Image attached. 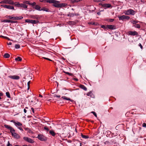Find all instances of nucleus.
<instances>
[{"instance_id": "obj_1", "label": "nucleus", "mask_w": 146, "mask_h": 146, "mask_svg": "<svg viewBox=\"0 0 146 146\" xmlns=\"http://www.w3.org/2000/svg\"><path fill=\"white\" fill-rule=\"evenodd\" d=\"M4 126L5 128L10 130L12 136L17 139H19L20 138V136L18 134L15 132V131L12 127L6 124L4 125Z\"/></svg>"}, {"instance_id": "obj_2", "label": "nucleus", "mask_w": 146, "mask_h": 146, "mask_svg": "<svg viewBox=\"0 0 146 146\" xmlns=\"http://www.w3.org/2000/svg\"><path fill=\"white\" fill-rule=\"evenodd\" d=\"M60 1L54 0L52 6L57 8L62 7H64L66 6L67 4L65 3H59Z\"/></svg>"}, {"instance_id": "obj_3", "label": "nucleus", "mask_w": 146, "mask_h": 146, "mask_svg": "<svg viewBox=\"0 0 146 146\" xmlns=\"http://www.w3.org/2000/svg\"><path fill=\"white\" fill-rule=\"evenodd\" d=\"M29 101L31 104H36L37 103V100H36L35 97H31L29 99Z\"/></svg>"}, {"instance_id": "obj_4", "label": "nucleus", "mask_w": 146, "mask_h": 146, "mask_svg": "<svg viewBox=\"0 0 146 146\" xmlns=\"http://www.w3.org/2000/svg\"><path fill=\"white\" fill-rule=\"evenodd\" d=\"M135 13V11L131 9H129L127 11H125V14L126 15H134Z\"/></svg>"}, {"instance_id": "obj_5", "label": "nucleus", "mask_w": 146, "mask_h": 146, "mask_svg": "<svg viewBox=\"0 0 146 146\" xmlns=\"http://www.w3.org/2000/svg\"><path fill=\"white\" fill-rule=\"evenodd\" d=\"M37 137L41 141H46L47 140V138L46 137L40 134H38Z\"/></svg>"}, {"instance_id": "obj_6", "label": "nucleus", "mask_w": 146, "mask_h": 146, "mask_svg": "<svg viewBox=\"0 0 146 146\" xmlns=\"http://www.w3.org/2000/svg\"><path fill=\"white\" fill-rule=\"evenodd\" d=\"M1 4H9L11 5H13L14 2L11 0H5L1 1L0 2Z\"/></svg>"}, {"instance_id": "obj_7", "label": "nucleus", "mask_w": 146, "mask_h": 146, "mask_svg": "<svg viewBox=\"0 0 146 146\" xmlns=\"http://www.w3.org/2000/svg\"><path fill=\"white\" fill-rule=\"evenodd\" d=\"M99 5H101L102 7L104 8L105 9L110 7L111 8L112 7L111 5L109 3L102 4V3H99Z\"/></svg>"}, {"instance_id": "obj_8", "label": "nucleus", "mask_w": 146, "mask_h": 146, "mask_svg": "<svg viewBox=\"0 0 146 146\" xmlns=\"http://www.w3.org/2000/svg\"><path fill=\"white\" fill-rule=\"evenodd\" d=\"M89 25H94V26H98V27H106L104 25H100L96 22H91L88 23Z\"/></svg>"}, {"instance_id": "obj_9", "label": "nucleus", "mask_w": 146, "mask_h": 146, "mask_svg": "<svg viewBox=\"0 0 146 146\" xmlns=\"http://www.w3.org/2000/svg\"><path fill=\"white\" fill-rule=\"evenodd\" d=\"M23 139L25 141L29 143H33L34 142V141L33 140L31 139V138L27 137H23Z\"/></svg>"}, {"instance_id": "obj_10", "label": "nucleus", "mask_w": 146, "mask_h": 146, "mask_svg": "<svg viewBox=\"0 0 146 146\" xmlns=\"http://www.w3.org/2000/svg\"><path fill=\"white\" fill-rule=\"evenodd\" d=\"M119 20H128L130 19V17L128 16L125 15H123L118 17Z\"/></svg>"}, {"instance_id": "obj_11", "label": "nucleus", "mask_w": 146, "mask_h": 146, "mask_svg": "<svg viewBox=\"0 0 146 146\" xmlns=\"http://www.w3.org/2000/svg\"><path fill=\"white\" fill-rule=\"evenodd\" d=\"M138 22L135 21H133L131 22V23L133 24V26L135 27H140V25L138 24Z\"/></svg>"}, {"instance_id": "obj_12", "label": "nucleus", "mask_w": 146, "mask_h": 146, "mask_svg": "<svg viewBox=\"0 0 146 146\" xmlns=\"http://www.w3.org/2000/svg\"><path fill=\"white\" fill-rule=\"evenodd\" d=\"M8 77L10 78L15 80H18L19 79L20 77L16 75H11L8 76Z\"/></svg>"}, {"instance_id": "obj_13", "label": "nucleus", "mask_w": 146, "mask_h": 146, "mask_svg": "<svg viewBox=\"0 0 146 146\" xmlns=\"http://www.w3.org/2000/svg\"><path fill=\"white\" fill-rule=\"evenodd\" d=\"M10 121L11 122H13V123H14V124H15V125L17 126H21L22 125V124L21 123L18 122V121H17V122H16L15 121V120H11Z\"/></svg>"}, {"instance_id": "obj_14", "label": "nucleus", "mask_w": 146, "mask_h": 146, "mask_svg": "<svg viewBox=\"0 0 146 146\" xmlns=\"http://www.w3.org/2000/svg\"><path fill=\"white\" fill-rule=\"evenodd\" d=\"M128 34L129 35L133 36L137 35H138V33L135 31H129L128 32Z\"/></svg>"}, {"instance_id": "obj_15", "label": "nucleus", "mask_w": 146, "mask_h": 146, "mask_svg": "<svg viewBox=\"0 0 146 146\" xmlns=\"http://www.w3.org/2000/svg\"><path fill=\"white\" fill-rule=\"evenodd\" d=\"M26 22L30 23L32 24H36V21L35 20H30V19H26L25 20Z\"/></svg>"}, {"instance_id": "obj_16", "label": "nucleus", "mask_w": 146, "mask_h": 146, "mask_svg": "<svg viewBox=\"0 0 146 146\" xmlns=\"http://www.w3.org/2000/svg\"><path fill=\"white\" fill-rule=\"evenodd\" d=\"M12 19L13 20H21L23 18V17L22 16L19 17H12Z\"/></svg>"}, {"instance_id": "obj_17", "label": "nucleus", "mask_w": 146, "mask_h": 146, "mask_svg": "<svg viewBox=\"0 0 146 146\" xmlns=\"http://www.w3.org/2000/svg\"><path fill=\"white\" fill-rule=\"evenodd\" d=\"M49 133L53 137L56 134V133L53 130H50L49 131Z\"/></svg>"}, {"instance_id": "obj_18", "label": "nucleus", "mask_w": 146, "mask_h": 146, "mask_svg": "<svg viewBox=\"0 0 146 146\" xmlns=\"http://www.w3.org/2000/svg\"><path fill=\"white\" fill-rule=\"evenodd\" d=\"M80 87L81 88L83 89L85 91H86L87 90V88H86L84 85L82 84H81L80 85Z\"/></svg>"}, {"instance_id": "obj_19", "label": "nucleus", "mask_w": 146, "mask_h": 146, "mask_svg": "<svg viewBox=\"0 0 146 146\" xmlns=\"http://www.w3.org/2000/svg\"><path fill=\"white\" fill-rule=\"evenodd\" d=\"M33 8L36 9L38 11H40V7L38 5H36L35 7H33Z\"/></svg>"}, {"instance_id": "obj_20", "label": "nucleus", "mask_w": 146, "mask_h": 146, "mask_svg": "<svg viewBox=\"0 0 146 146\" xmlns=\"http://www.w3.org/2000/svg\"><path fill=\"white\" fill-rule=\"evenodd\" d=\"M1 6L8 9H9L10 7L9 5H1Z\"/></svg>"}, {"instance_id": "obj_21", "label": "nucleus", "mask_w": 146, "mask_h": 146, "mask_svg": "<svg viewBox=\"0 0 146 146\" xmlns=\"http://www.w3.org/2000/svg\"><path fill=\"white\" fill-rule=\"evenodd\" d=\"M3 56L5 58H9L10 55L9 54L6 53L3 55Z\"/></svg>"}, {"instance_id": "obj_22", "label": "nucleus", "mask_w": 146, "mask_h": 146, "mask_svg": "<svg viewBox=\"0 0 146 146\" xmlns=\"http://www.w3.org/2000/svg\"><path fill=\"white\" fill-rule=\"evenodd\" d=\"M27 5L23 3H21L20 4V7H23L24 8H27Z\"/></svg>"}, {"instance_id": "obj_23", "label": "nucleus", "mask_w": 146, "mask_h": 146, "mask_svg": "<svg viewBox=\"0 0 146 146\" xmlns=\"http://www.w3.org/2000/svg\"><path fill=\"white\" fill-rule=\"evenodd\" d=\"M62 98H63V99L65 100H70L71 101H72V100H71L70 99V98H68L67 97H66V96H62Z\"/></svg>"}, {"instance_id": "obj_24", "label": "nucleus", "mask_w": 146, "mask_h": 146, "mask_svg": "<svg viewBox=\"0 0 146 146\" xmlns=\"http://www.w3.org/2000/svg\"><path fill=\"white\" fill-rule=\"evenodd\" d=\"M40 11H43L48 12L50 11V10L49 9H47L45 7L43 8L42 9H41Z\"/></svg>"}, {"instance_id": "obj_25", "label": "nucleus", "mask_w": 146, "mask_h": 146, "mask_svg": "<svg viewBox=\"0 0 146 146\" xmlns=\"http://www.w3.org/2000/svg\"><path fill=\"white\" fill-rule=\"evenodd\" d=\"M15 60L16 61H21L22 60V58L18 56L17 58H15Z\"/></svg>"}, {"instance_id": "obj_26", "label": "nucleus", "mask_w": 146, "mask_h": 146, "mask_svg": "<svg viewBox=\"0 0 146 146\" xmlns=\"http://www.w3.org/2000/svg\"><path fill=\"white\" fill-rule=\"evenodd\" d=\"M25 129L26 131H27L28 133H32V131L28 127L25 128Z\"/></svg>"}, {"instance_id": "obj_27", "label": "nucleus", "mask_w": 146, "mask_h": 146, "mask_svg": "<svg viewBox=\"0 0 146 146\" xmlns=\"http://www.w3.org/2000/svg\"><path fill=\"white\" fill-rule=\"evenodd\" d=\"M81 137L83 138L86 139L87 138H89V136L88 135H84L83 134H82V133H81Z\"/></svg>"}, {"instance_id": "obj_28", "label": "nucleus", "mask_w": 146, "mask_h": 146, "mask_svg": "<svg viewBox=\"0 0 146 146\" xmlns=\"http://www.w3.org/2000/svg\"><path fill=\"white\" fill-rule=\"evenodd\" d=\"M43 54H41V57H42V58H44V59H45L47 60H49L50 61H52V60H51V59H50L49 58H46V57H43Z\"/></svg>"}, {"instance_id": "obj_29", "label": "nucleus", "mask_w": 146, "mask_h": 146, "mask_svg": "<svg viewBox=\"0 0 146 146\" xmlns=\"http://www.w3.org/2000/svg\"><path fill=\"white\" fill-rule=\"evenodd\" d=\"M92 93L91 91H90L89 92H88L86 94V95H87V96H90V97H92Z\"/></svg>"}, {"instance_id": "obj_30", "label": "nucleus", "mask_w": 146, "mask_h": 146, "mask_svg": "<svg viewBox=\"0 0 146 146\" xmlns=\"http://www.w3.org/2000/svg\"><path fill=\"white\" fill-rule=\"evenodd\" d=\"M12 21H12L8 19H5L3 21V22H4L10 23Z\"/></svg>"}, {"instance_id": "obj_31", "label": "nucleus", "mask_w": 146, "mask_h": 146, "mask_svg": "<svg viewBox=\"0 0 146 146\" xmlns=\"http://www.w3.org/2000/svg\"><path fill=\"white\" fill-rule=\"evenodd\" d=\"M6 96L9 98H11L10 95L9 93V92H7L6 93Z\"/></svg>"}, {"instance_id": "obj_32", "label": "nucleus", "mask_w": 146, "mask_h": 146, "mask_svg": "<svg viewBox=\"0 0 146 146\" xmlns=\"http://www.w3.org/2000/svg\"><path fill=\"white\" fill-rule=\"evenodd\" d=\"M54 0H46V2L50 3H53Z\"/></svg>"}, {"instance_id": "obj_33", "label": "nucleus", "mask_w": 146, "mask_h": 146, "mask_svg": "<svg viewBox=\"0 0 146 146\" xmlns=\"http://www.w3.org/2000/svg\"><path fill=\"white\" fill-rule=\"evenodd\" d=\"M20 4L19 3H17L16 4L14 3V4L13 5H15L17 7H20Z\"/></svg>"}, {"instance_id": "obj_34", "label": "nucleus", "mask_w": 146, "mask_h": 146, "mask_svg": "<svg viewBox=\"0 0 146 146\" xmlns=\"http://www.w3.org/2000/svg\"><path fill=\"white\" fill-rule=\"evenodd\" d=\"M15 48L16 49H18L20 48V46L19 44H15Z\"/></svg>"}, {"instance_id": "obj_35", "label": "nucleus", "mask_w": 146, "mask_h": 146, "mask_svg": "<svg viewBox=\"0 0 146 146\" xmlns=\"http://www.w3.org/2000/svg\"><path fill=\"white\" fill-rule=\"evenodd\" d=\"M63 72L69 76H72V74L71 73H70L68 72H65L64 71H63Z\"/></svg>"}, {"instance_id": "obj_36", "label": "nucleus", "mask_w": 146, "mask_h": 146, "mask_svg": "<svg viewBox=\"0 0 146 146\" xmlns=\"http://www.w3.org/2000/svg\"><path fill=\"white\" fill-rule=\"evenodd\" d=\"M82 0H73L72 1V3H77Z\"/></svg>"}, {"instance_id": "obj_37", "label": "nucleus", "mask_w": 146, "mask_h": 146, "mask_svg": "<svg viewBox=\"0 0 146 146\" xmlns=\"http://www.w3.org/2000/svg\"><path fill=\"white\" fill-rule=\"evenodd\" d=\"M104 29V30H108V29H114L115 28H103Z\"/></svg>"}, {"instance_id": "obj_38", "label": "nucleus", "mask_w": 146, "mask_h": 146, "mask_svg": "<svg viewBox=\"0 0 146 146\" xmlns=\"http://www.w3.org/2000/svg\"><path fill=\"white\" fill-rule=\"evenodd\" d=\"M106 0H94V1L95 2H102L105 1Z\"/></svg>"}, {"instance_id": "obj_39", "label": "nucleus", "mask_w": 146, "mask_h": 146, "mask_svg": "<svg viewBox=\"0 0 146 146\" xmlns=\"http://www.w3.org/2000/svg\"><path fill=\"white\" fill-rule=\"evenodd\" d=\"M25 3L26 4H28V5H31V3H30V2L29 1H25Z\"/></svg>"}, {"instance_id": "obj_40", "label": "nucleus", "mask_w": 146, "mask_h": 146, "mask_svg": "<svg viewBox=\"0 0 146 146\" xmlns=\"http://www.w3.org/2000/svg\"><path fill=\"white\" fill-rule=\"evenodd\" d=\"M17 22V21H12L11 23L10 24V25L11 26H12V25H13V26H14L13 25V23H16Z\"/></svg>"}, {"instance_id": "obj_41", "label": "nucleus", "mask_w": 146, "mask_h": 146, "mask_svg": "<svg viewBox=\"0 0 146 146\" xmlns=\"http://www.w3.org/2000/svg\"><path fill=\"white\" fill-rule=\"evenodd\" d=\"M44 130H46L47 131H49V129L46 126H45L44 127Z\"/></svg>"}, {"instance_id": "obj_42", "label": "nucleus", "mask_w": 146, "mask_h": 146, "mask_svg": "<svg viewBox=\"0 0 146 146\" xmlns=\"http://www.w3.org/2000/svg\"><path fill=\"white\" fill-rule=\"evenodd\" d=\"M96 117H97V114H96V113L95 112H94V111H92L91 112Z\"/></svg>"}, {"instance_id": "obj_43", "label": "nucleus", "mask_w": 146, "mask_h": 146, "mask_svg": "<svg viewBox=\"0 0 146 146\" xmlns=\"http://www.w3.org/2000/svg\"><path fill=\"white\" fill-rule=\"evenodd\" d=\"M30 81H29L27 83V86H28V89L29 90V88L30 87Z\"/></svg>"}, {"instance_id": "obj_44", "label": "nucleus", "mask_w": 146, "mask_h": 146, "mask_svg": "<svg viewBox=\"0 0 146 146\" xmlns=\"http://www.w3.org/2000/svg\"><path fill=\"white\" fill-rule=\"evenodd\" d=\"M54 97H56L57 98H60V95H54Z\"/></svg>"}, {"instance_id": "obj_45", "label": "nucleus", "mask_w": 146, "mask_h": 146, "mask_svg": "<svg viewBox=\"0 0 146 146\" xmlns=\"http://www.w3.org/2000/svg\"><path fill=\"white\" fill-rule=\"evenodd\" d=\"M107 27H113L112 25H107Z\"/></svg>"}, {"instance_id": "obj_46", "label": "nucleus", "mask_w": 146, "mask_h": 146, "mask_svg": "<svg viewBox=\"0 0 146 146\" xmlns=\"http://www.w3.org/2000/svg\"><path fill=\"white\" fill-rule=\"evenodd\" d=\"M9 9H13L14 10V7L13 6L10 5Z\"/></svg>"}, {"instance_id": "obj_47", "label": "nucleus", "mask_w": 146, "mask_h": 146, "mask_svg": "<svg viewBox=\"0 0 146 146\" xmlns=\"http://www.w3.org/2000/svg\"><path fill=\"white\" fill-rule=\"evenodd\" d=\"M12 145L10 143L9 141L8 142V144L7 146H12Z\"/></svg>"}, {"instance_id": "obj_48", "label": "nucleus", "mask_w": 146, "mask_h": 146, "mask_svg": "<svg viewBox=\"0 0 146 146\" xmlns=\"http://www.w3.org/2000/svg\"><path fill=\"white\" fill-rule=\"evenodd\" d=\"M36 3H35V2H34L33 3H31V5H32V6H34L35 5H36Z\"/></svg>"}, {"instance_id": "obj_49", "label": "nucleus", "mask_w": 146, "mask_h": 146, "mask_svg": "<svg viewBox=\"0 0 146 146\" xmlns=\"http://www.w3.org/2000/svg\"><path fill=\"white\" fill-rule=\"evenodd\" d=\"M142 126L143 127H146V123H144L143 124Z\"/></svg>"}, {"instance_id": "obj_50", "label": "nucleus", "mask_w": 146, "mask_h": 146, "mask_svg": "<svg viewBox=\"0 0 146 146\" xmlns=\"http://www.w3.org/2000/svg\"><path fill=\"white\" fill-rule=\"evenodd\" d=\"M18 129H20V130H21V131H23V129L21 127H18Z\"/></svg>"}, {"instance_id": "obj_51", "label": "nucleus", "mask_w": 146, "mask_h": 146, "mask_svg": "<svg viewBox=\"0 0 146 146\" xmlns=\"http://www.w3.org/2000/svg\"><path fill=\"white\" fill-rule=\"evenodd\" d=\"M114 21V19H109V21L110 22H112Z\"/></svg>"}, {"instance_id": "obj_52", "label": "nucleus", "mask_w": 146, "mask_h": 146, "mask_svg": "<svg viewBox=\"0 0 146 146\" xmlns=\"http://www.w3.org/2000/svg\"><path fill=\"white\" fill-rule=\"evenodd\" d=\"M46 0H40V2H46Z\"/></svg>"}, {"instance_id": "obj_53", "label": "nucleus", "mask_w": 146, "mask_h": 146, "mask_svg": "<svg viewBox=\"0 0 146 146\" xmlns=\"http://www.w3.org/2000/svg\"><path fill=\"white\" fill-rule=\"evenodd\" d=\"M31 109L32 110V111L33 112V113H34V108H31Z\"/></svg>"}, {"instance_id": "obj_54", "label": "nucleus", "mask_w": 146, "mask_h": 146, "mask_svg": "<svg viewBox=\"0 0 146 146\" xmlns=\"http://www.w3.org/2000/svg\"><path fill=\"white\" fill-rule=\"evenodd\" d=\"M1 36L4 38H5V39H7V38H8V37H7V36Z\"/></svg>"}, {"instance_id": "obj_55", "label": "nucleus", "mask_w": 146, "mask_h": 146, "mask_svg": "<svg viewBox=\"0 0 146 146\" xmlns=\"http://www.w3.org/2000/svg\"><path fill=\"white\" fill-rule=\"evenodd\" d=\"M7 44L8 45H11L12 44V43L11 42H9V43H7Z\"/></svg>"}, {"instance_id": "obj_56", "label": "nucleus", "mask_w": 146, "mask_h": 146, "mask_svg": "<svg viewBox=\"0 0 146 146\" xmlns=\"http://www.w3.org/2000/svg\"><path fill=\"white\" fill-rule=\"evenodd\" d=\"M11 17V16H9L8 17V18L10 19H12V17Z\"/></svg>"}, {"instance_id": "obj_57", "label": "nucleus", "mask_w": 146, "mask_h": 146, "mask_svg": "<svg viewBox=\"0 0 146 146\" xmlns=\"http://www.w3.org/2000/svg\"><path fill=\"white\" fill-rule=\"evenodd\" d=\"M139 46H140V47L141 48H142L143 46H142V45H141V44L139 43Z\"/></svg>"}, {"instance_id": "obj_58", "label": "nucleus", "mask_w": 146, "mask_h": 146, "mask_svg": "<svg viewBox=\"0 0 146 146\" xmlns=\"http://www.w3.org/2000/svg\"><path fill=\"white\" fill-rule=\"evenodd\" d=\"M97 14L99 15H100L101 14L100 11L98 12L97 13Z\"/></svg>"}, {"instance_id": "obj_59", "label": "nucleus", "mask_w": 146, "mask_h": 146, "mask_svg": "<svg viewBox=\"0 0 146 146\" xmlns=\"http://www.w3.org/2000/svg\"><path fill=\"white\" fill-rule=\"evenodd\" d=\"M24 111L25 113H26L27 111L25 109L24 110Z\"/></svg>"}, {"instance_id": "obj_60", "label": "nucleus", "mask_w": 146, "mask_h": 146, "mask_svg": "<svg viewBox=\"0 0 146 146\" xmlns=\"http://www.w3.org/2000/svg\"><path fill=\"white\" fill-rule=\"evenodd\" d=\"M3 95V94L2 92H0V96H2Z\"/></svg>"}, {"instance_id": "obj_61", "label": "nucleus", "mask_w": 146, "mask_h": 146, "mask_svg": "<svg viewBox=\"0 0 146 146\" xmlns=\"http://www.w3.org/2000/svg\"><path fill=\"white\" fill-rule=\"evenodd\" d=\"M39 97H42V95H40V94H39Z\"/></svg>"}, {"instance_id": "obj_62", "label": "nucleus", "mask_w": 146, "mask_h": 146, "mask_svg": "<svg viewBox=\"0 0 146 146\" xmlns=\"http://www.w3.org/2000/svg\"><path fill=\"white\" fill-rule=\"evenodd\" d=\"M7 40H11L8 37V38H7Z\"/></svg>"}, {"instance_id": "obj_63", "label": "nucleus", "mask_w": 146, "mask_h": 146, "mask_svg": "<svg viewBox=\"0 0 146 146\" xmlns=\"http://www.w3.org/2000/svg\"><path fill=\"white\" fill-rule=\"evenodd\" d=\"M62 58L63 60H65V58L64 57H62Z\"/></svg>"}, {"instance_id": "obj_64", "label": "nucleus", "mask_w": 146, "mask_h": 146, "mask_svg": "<svg viewBox=\"0 0 146 146\" xmlns=\"http://www.w3.org/2000/svg\"><path fill=\"white\" fill-rule=\"evenodd\" d=\"M14 146H19V145H15Z\"/></svg>"}]
</instances>
